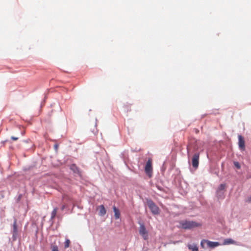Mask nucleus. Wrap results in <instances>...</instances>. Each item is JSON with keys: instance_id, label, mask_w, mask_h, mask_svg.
<instances>
[{"instance_id": "c756f323", "label": "nucleus", "mask_w": 251, "mask_h": 251, "mask_svg": "<svg viewBox=\"0 0 251 251\" xmlns=\"http://www.w3.org/2000/svg\"><path fill=\"white\" fill-rule=\"evenodd\" d=\"M196 133H198L199 132V130L198 129H195Z\"/></svg>"}, {"instance_id": "7ed1b4c3", "label": "nucleus", "mask_w": 251, "mask_h": 251, "mask_svg": "<svg viewBox=\"0 0 251 251\" xmlns=\"http://www.w3.org/2000/svg\"><path fill=\"white\" fill-rule=\"evenodd\" d=\"M226 191V184H221L217 188L216 191V197L218 200L225 199V193Z\"/></svg>"}, {"instance_id": "6e6552de", "label": "nucleus", "mask_w": 251, "mask_h": 251, "mask_svg": "<svg viewBox=\"0 0 251 251\" xmlns=\"http://www.w3.org/2000/svg\"><path fill=\"white\" fill-rule=\"evenodd\" d=\"M69 169L73 172V173L77 174L78 176H81V172L79 168L75 163H73L69 165Z\"/></svg>"}, {"instance_id": "9b49d317", "label": "nucleus", "mask_w": 251, "mask_h": 251, "mask_svg": "<svg viewBox=\"0 0 251 251\" xmlns=\"http://www.w3.org/2000/svg\"><path fill=\"white\" fill-rule=\"evenodd\" d=\"M113 211L114 213V218L115 219H119L120 217V212L119 209L116 207L115 206H114L113 207Z\"/></svg>"}, {"instance_id": "ddd939ff", "label": "nucleus", "mask_w": 251, "mask_h": 251, "mask_svg": "<svg viewBox=\"0 0 251 251\" xmlns=\"http://www.w3.org/2000/svg\"><path fill=\"white\" fill-rule=\"evenodd\" d=\"M106 212V210L103 205L100 206L99 215L101 216H104Z\"/></svg>"}, {"instance_id": "e433bc0d", "label": "nucleus", "mask_w": 251, "mask_h": 251, "mask_svg": "<svg viewBox=\"0 0 251 251\" xmlns=\"http://www.w3.org/2000/svg\"><path fill=\"white\" fill-rule=\"evenodd\" d=\"M43 104L42 103H41V106H43Z\"/></svg>"}, {"instance_id": "f704fd0d", "label": "nucleus", "mask_w": 251, "mask_h": 251, "mask_svg": "<svg viewBox=\"0 0 251 251\" xmlns=\"http://www.w3.org/2000/svg\"><path fill=\"white\" fill-rule=\"evenodd\" d=\"M96 122L97 121V119H96ZM97 126V122H96V124H95V126Z\"/></svg>"}, {"instance_id": "2f4dec72", "label": "nucleus", "mask_w": 251, "mask_h": 251, "mask_svg": "<svg viewBox=\"0 0 251 251\" xmlns=\"http://www.w3.org/2000/svg\"><path fill=\"white\" fill-rule=\"evenodd\" d=\"M164 170H165V169L164 168H161V172H164Z\"/></svg>"}, {"instance_id": "412c9836", "label": "nucleus", "mask_w": 251, "mask_h": 251, "mask_svg": "<svg viewBox=\"0 0 251 251\" xmlns=\"http://www.w3.org/2000/svg\"><path fill=\"white\" fill-rule=\"evenodd\" d=\"M233 164L234 166L238 169H240L241 168V165L239 162L238 161H234Z\"/></svg>"}, {"instance_id": "5701e85b", "label": "nucleus", "mask_w": 251, "mask_h": 251, "mask_svg": "<svg viewBox=\"0 0 251 251\" xmlns=\"http://www.w3.org/2000/svg\"><path fill=\"white\" fill-rule=\"evenodd\" d=\"M33 166H29L28 167H25L23 170L25 171H29L30 170L32 169L33 168Z\"/></svg>"}, {"instance_id": "473e14b6", "label": "nucleus", "mask_w": 251, "mask_h": 251, "mask_svg": "<svg viewBox=\"0 0 251 251\" xmlns=\"http://www.w3.org/2000/svg\"><path fill=\"white\" fill-rule=\"evenodd\" d=\"M24 142L27 143L28 142V140H24Z\"/></svg>"}, {"instance_id": "72a5a7b5", "label": "nucleus", "mask_w": 251, "mask_h": 251, "mask_svg": "<svg viewBox=\"0 0 251 251\" xmlns=\"http://www.w3.org/2000/svg\"><path fill=\"white\" fill-rule=\"evenodd\" d=\"M47 99V97H45V98H44V102H45V101L46 100V99Z\"/></svg>"}, {"instance_id": "f3484780", "label": "nucleus", "mask_w": 251, "mask_h": 251, "mask_svg": "<svg viewBox=\"0 0 251 251\" xmlns=\"http://www.w3.org/2000/svg\"><path fill=\"white\" fill-rule=\"evenodd\" d=\"M206 244L207 245V240L203 239L201 241L200 246L202 248H204V245Z\"/></svg>"}, {"instance_id": "7c9ffc66", "label": "nucleus", "mask_w": 251, "mask_h": 251, "mask_svg": "<svg viewBox=\"0 0 251 251\" xmlns=\"http://www.w3.org/2000/svg\"><path fill=\"white\" fill-rule=\"evenodd\" d=\"M248 201H251V196L248 198Z\"/></svg>"}, {"instance_id": "f8f14e48", "label": "nucleus", "mask_w": 251, "mask_h": 251, "mask_svg": "<svg viewBox=\"0 0 251 251\" xmlns=\"http://www.w3.org/2000/svg\"><path fill=\"white\" fill-rule=\"evenodd\" d=\"M187 247L191 251H198V247L195 244H188Z\"/></svg>"}, {"instance_id": "0eeeda50", "label": "nucleus", "mask_w": 251, "mask_h": 251, "mask_svg": "<svg viewBox=\"0 0 251 251\" xmlns=\"http://www.w3.org/2000/svg\"><path fill=\"white\" fill-rule=\"evenodd\" d=\"M238 147L241 151H244L245 150V142L244 137L239 134L238 135Z\"/></svg>"}, {"instance_id": "f03ea898", "label": "nucleus", "mask_w": 251, "mask_h": 251, "mask_svg": "<svg viewBox=\"0 0 251 251\" xmlns=\"http://www.w3.org/2000/svg\"><path fill=\"white\" fill-rule=\"evenodd\" d=\"M146 203L150 209L151 213L154 215H158L160 213V209L155 203L150 198L146 199Z\"/></svg>"}, {"instance_id": "393cba45", "label": "nucleus", "mask_w": 251, "mask_h": 251, "mask_svg": "<svg viewBox=\"0 0 251 251\" xmlns=\"http://www.w3.org/2000/svg\"><path fill=\"white\" fill-rule=\"evenodd\" d=\"M11 139L13 140H17L18 139V137H15V136H11Z\"/></svg>"}, {"instance_id": "4468645a", "label": "nucleus", "mask_w": 251, "mask_h": 251, "mask_svg": "<svg viewBox=\"0 0 251 251\" xmlns=\"http://www.w3.org/2000/svg\"><path fill=\"white\" fill-rule=\"evenodd\" d=\"M18 232V227L17 225V220L16 219H14L13 224V231L12 233Z\"/></svg>"}, {"instance_id": "6ab92c4d", "label": "nucleus", "mask_w": 251, "mask_h": 251, "mask_svg": "<svg viewBox=\"0 0 251 251\" xmlns=\"http://www.w3.org/2000/svg\"><path fill=\"white\" fill-rule=\"evenodd\" d=\"M18 236V232L12 233V240L13 241H16L17 239Z\"/></svg>"}, {"instance_id": "dca6fc26", "label": "nucleus", "mask_w": 251, "mask_h": 251, "mask_svg": "<svg viewBox=\"0 0 251 251\" xmlns=\"http://www.w3.org/2000/svg\"><path fill=\"white\" fill-rule=\"evenodd\" d=\"M57 208L55 207L53 208V210L52 211L51 213V219H53L55 216H56V213H57Z\"/></svg>"}, {"instance_id": "cd10ccee", "label": "nucleus", "mask_w": 251, "mask_h": 251, "mask_svg": "<svg viewBox=\"0 0 251 251\" xmlns=\"http://www.w3.org/2000/svg\"><path fill=\"white\" fill-rule=\"evenodd\" d=\"M66 205L65 204H63L62 206H61V210H63L65 208H66Z\"/></svg>"}, {"instance_id": "2eb2a0df", "label": "nucleus", "mask_w": 251, "mask_h": 251, "mask_svg": "<svg viewBox=\"0 0 251 251\" xmlns=\"http://www.w3.org/2000/svg\"><path fill=\"white\" fill-rule=\"evenodd\" d=\"M235 242V241L231 239V238H228L224 240V244L225 245H228V244H231Z\"/></svg>"}, {"instance_id": "c85d7f7f", "label": "nucleus", "mask_w": 251, "mask_h": 251, "mask_svg": "<svg viewBox=\"0 0 251 251\" xmlns=\"http://www.w3.org/2000/svg\"><path fill=\"white\" fill-rule=\"evenodd\" d=\"M49 222L50 223L51 226H52L53 224V219H51V218L49 220Z\"/></svg>"}, {"instance_id": "1a4fd4ad", "label": "nucleus", "mask_w": 251, "mask_h": 251, "mask_svg": "<svg viewBox=\"0 0 251 251\" xmlns=\"http://www.w3.org/2000/svg\"><path fill=\"white\" fill-rule=\"evenodd\" d=\"M120 156L125 165L127 166L126 160L128 158V151L127 150L124 151L121 153Z\"/></svg>"}, {"instance_id": "aec40b11", "label": "nucleus", "mask_w": 251, "mask_h": 251, "mask_svg": "<svg viewBox=\"0 0 251 251\" xmlns=\"http://www.w3.org/2000/svg\"><path fill=\"white\" fill-rule=\"evenodd\" d=\"M51 251H59L58 246L56 245H51Z\"/></svg>"}, {"instance_id": "39448f33", "label": "nucleus", "mask_w": 251, "mask_h": 251, "mask_svg": "<svg viewBox=\"0 0 251 251\" xmlns=\"http://www.w3.org/2000/svg\"><path fill=\"white\" fill-rule=\"evenodd\" d=\"M200 153L197 152L194 154L192 159V166L195 169H197L199 165Z\"/></svg>"}, {"instance_id": "bb28decb", "label": "nucleus", "mask_w": 251, "mask_h": 251, "mask_svg": "<svg viewBox=\"0 0 251 251\" xmlns=\"http://www.w3.org/2000/svg\"><path fill=\"white\" fill-rule=\"evenodd\" d=\"M11 142V141L8 140H5L4 141H1V144H2V145H4L6 142Z\"/></svg>"}, {"instance_id": "4be33fe9", "label": "nucleus", "mask_w": 251, "mask_h": 251, "mask_svg": "<svg viewBox=\"0 0 251 251\" xmlns=\"http://www.w3.org/2000/svg\"><path fill=\"white\" fill-rule=\"evenodd\" d=\"M155 186H156V188L160 191L163 192H165L164 189L163 188H162L161 186H160V185H159L158 184H156Z\"/></svg>"}, {"instance_id": "c9c22d12", "label": "nucleus", "mask_w": 251, "mask_h": 251, "mask_svg": "<svg viewBox=\"0 0 251 251\" xmlns=\"http://www.w3.org/2000/svg\"><path fill=\"white\" fill-rule=\"evenodd\" d=\"M187 152L188 153L189 152V151H188V148H187Z\"/></svg>"}, {"instance_id": "a211bd4d", "label": "nucleus", "mask_w": 251, "mask_h": 251, "mask_svg": "<svg viewBox=\"0 0 251 251\" xmlns=\"http://www.w3.org/2000/svg\"><path fill=\"white\" fill-rule=\"evenodd\" d=\"M70 244V241L69 239H66L65 242H64V248L65 249L68 248Z\"/></svg>"}, {"instance_id": "b1692460", "label": "nucleus", "mask_w": 251, "mask_h": 251, "mask_svg": "<svg viewBox=\"0 0 251 251\" xmlns=\"http://www.w3.org/2000/svg\"><path fill=\"white\" fill-rule=\"evenodd\" d=\"M22 197V194H19L16 199V201L17 202H19L21 201Z\"/></svg>"}, {"instance_id": "9d476101", "label": "nucleus", "mask_w": 251, "mask_h": 251, "mask_svg": "<svg viewBox=\"0 0 251 251\" xmlns=\"http://www.w3.org/2000/svg\"><path fill=\"white\" fill-rule=\"evenodd\" d=\"M220 245V243L217 241H211L207 240V247L211 249H214Z\"/></svg>"}, {"instance_id": "20e7f679", "label": "nucleus", "mask_w": 251, "mask_h": 251, "mask_svg": "<svg viewBox=\"0 0 251 251\" xmlns=\"http://www.w3.org/2000/svg\"><path fill=\"white\" fill-rule=\"evenodd\" d=\"M145 172L149 177L151 178L152 177V167L151 161L150 159H149L146 163L145 166Z\"/></svg>"}, {"instance_id": "f257e3e1", "label": "nucleus", "mask_w": 251, "mask_h": 251, "mask_svg": "<svg viewBox=\"0 0 251 251\" xmlns=\"http://www.w3.org/2000/svg\"><path fill=\"white\" fill-rule=\"evenodd\" d=\"M179 223V227L184 229H191L201 226L200 223L187 220H181Z\"/></svg>"}, {"instance_id": "a878e982", "label": "nucleus", "mask_w": 251, "mask_h": 251, "mask_svg": "<svg viewBox=\"0 0 251 251\" xmlns=\"http://www.w3.org/2000/svg\"><path fill=\"white\" fill-rule=\"evenodd\" d=\"M58 145L57 144H54V149L56 151L58 149Z\"/></svg>"}, {"instance_id": "423d86ee", "label": "nucleus", "mask_w": 251, "mask_h": 251, "mask_svg": "<svg viewBox=\"0 0 251 251\" xmlns=\"http://www.w3.org/2000/svg\"><path fill=\"white\" fill-rule=\"evenodd\" d=\"M140 228H139V233L142 235L145 240L148 238V231L144 224L142 223H139Z\"/></svg>"}]
</instances>
